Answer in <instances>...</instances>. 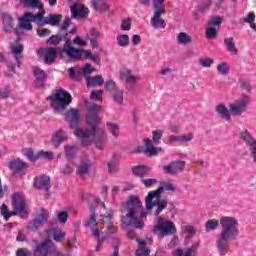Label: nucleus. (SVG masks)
<instances>
[{
  "label": "nucleus",
  "instance_id": "obj_50",
  "mask_svg": "<svg viewBox=\"0 0 256 256\" xmlns=\"http://www.w3.org/2000/svg\"><path fill=\"white\" fill-rule=\"evenodd\" d=\"M91 101H103V90H94L90 94Z\"/></svg>",
  "mask_w": 256,
  "mask_h": 256
},
{
  "label": "nucleus",
  "instance_id": "obj_35",
  "mask_svg": "<svg viewBox=\"0 0 256 256\" xmlns=\"http://www.w3.org/2000/svg\"><path fill=\"white\" fill-rule=\"evenodd\" d=\"M224 43L229 53L237 55V47H235V39L233 37L225 38Z\"/></svg>",
  "mask_w": 256,
  "mask_h": 256
},
{
  "label": "nucleus",
  "instance_id": "obj_6",
  "mask_svg": "<svg viewBox=\"0 0 256 256\" xmlns=\"http://www.w3.org/2000/svg\"><path fill=\"white\" fill-rule=\"evenodd\" d=\"M249 103L251 100L249 96L245 95L242 99L235 100L234 103L229 105V109L226 108L224 104H219L216 106V112L222 119H226L228 123H231V113L235 117L239 115H243L245 111H247V107H249Z\"/></svg>",
  "mask_w": 256,
  "mask_h": 256
},
{
  "label": "nucleus",
  "instance_id": "obj_4",
  "mask_svg": "<svg viewBox=\"0 0 256 256\" xmlns=\"http://www.w3.org/2000/svg\"><path fill=\"white\" fill-rule=\"evenodd\" d=\"M126 209L128 211L126 217H128L130 221H127V218L123 217L121 220L123 225H127V227H129V225H133L135 229H142L144 227V224L141 223L139 218H147V211L143 210V202H141L139 196H130L126 203ZM137 213H140L139 218L137 217Z\"/></svg>",
  "mask_w": 256,
  "mask_h": 256
},
{
  "label": "nucleus",
  "instance_id": "obj_23",
  "mask_svg": "<svg viewBox=\"0 0 256 256\" xmlns=\"http://www.w3.org/2000/svg\"><path fill=\"white\" fill-rule=\"evenodd\" d=\"M199 249V242H195L183 251V249L178 248L175 252V256H197V250Z\"/></svg>",
  "mask_w": 256,
  "mask_h": 256
},
{
  "label": "nucleus",
  "instance_id": "obj_9",
  "mask_svg": "<svg viewBox=\"0 0 256 256\" xmlns=\"http://www.w3.org/2000/svg\"><path fill=\"white\" fill-rule=\"evenodd\" d=\"M160 232L162 237H169L170 235H175L177 233V228L171 220H165L163 217H159L157 220V225L153 227V232Z\"/></svg>",
  "mask_w": 256,
  "mask_h": 256
},
{
  "label": "nucleus",
  "instance_id": "obj_46",
  "mask_svg": "<svg viewBox=\"0 0 256 256\" xmlns=\"http://www.w3.org/2000/svg\"><path fill=\"white\" fill-rule=\"evenodd\" d=\"M25 157H27L28 160H30L32 163H35V161L39 160V152H37L35 154V152L33 151V149L28 148L26 149V151L24 152Z\"/></svg>",
  "mask_w": 256,
  "mask_h": 256
},
{
  "label": "nucleus",
  "instance_id": "obj_62",
  "mask_svg": "<svg viewBox=\"0 0 256 256\" xmlns=\"http://www.w3.org/2000/svg\"><path fill=\"white\" fill-rule=\"evenodd\" d=\"M186 241H191V238L195 235V228L193 226L186 227Z\"/></svg>",
  "mask_w": 256,
  "mask_h": 256
},
{
  "label": "nucleus",
  "instance_id": "obj_61",
  "mask_svg": "<svg viewBox=\"0 0 256 256\" xmlns=\"http://www.w3.org/2000/svg\"><path fill=\"white\" fill-rule=\"evenodd\" d=\"M91 225L97 227V218L94 214H90L88 221L85 223V227H91Z\"/></svg>",
  "mask_w": 256,
  "mask_h": 256
},
{
  "label": "nucleus",
  "instance_id": "obj_7",
  "mask_svg": "<svg viewBox=\"0 0 256 256\" xmlns=\"http://www.w3.org/2000/svg\"><path fill=\"white\" fill-rule=\"evenodd\" d=\"M12 204L14 207V212L9 211L5 216V221H9L11 217L15 215H19L22 219L29 217V209H27V202L25 201V197L21 195V193L12 194Z\"/></svg>",
  "mask_w": 256,
  "mask_h": 256
},
{
  "label": "nucleus",
  "instance_id": "obj_41",
  "mask_svg": "<svg viewBox=\"0 0 256 256\" xmlns=\"http://www.w3.org/2000/svg\"><path fill=\"white\" fill-rule=\"evenodd\" d=\"M82 57H84V59H91V61L97 64L101 63L99 56L93 55V53H91L89 50L82 49Z\"/></svg>",
  "mask_w": 256,
  "mask_h": 256
},
{
  "label": "nucleus",
  "instance_id": "obj_8",
  "mask_svg": "<svg viewBox=\"0 0 256 256\" xmlns=\"http://www.w3.org/2000/svg\"><path fill=\"white\" fill-rule=\"evenodd\" d=\"M153 8H154V17L151 18V25L155 29H165L167 27V23H165L164 19H161V15H165V7L163 4L165 0H152Z\"/></svg>",
  "mask_w": 256,
  "mask_h": 256
},
{
  "label": "nucleus",
  "instance_id": "obj_39",
  "mask_svg": "<svg viewBox=\"0 0 256 256\" xmlns=\"http://www.w3.org/2000/svg\"><path fill=\"white\" fill-rule=\"evenodd\" d=\"M106 127L108 129V131L111 133V135H113V137H115V139H117V137H119V124H115L113 122H107L106 123Z\"/></svg>",
  "mask_w": 256,
  "mask_h": 256
},
{
  "label": "nucleus",
  "instance_id": "obj_53",
  "mask_svg": "<svg viewBox=\"0 0 256 256\" xmlns=\"http://www.w3.org/2000/svg\"><path fill=\"white\" fill-rule=\"evenodd\" d=\"M229 65L226 62H222L217 66V71L221 75H227L229 73Z\"/></svg>",
  "mask_w": 256,
  "mask_h": 256
},
{
  "label": "nucleus",
  "instance_id": "obj_49",
  "mask_svg": "<svg viewBox=\"0 0 256 256\" xmlns=\"http://www.w3.org/2000/svg\"><path fill=\"white\" fill-rule=\"evenodd\" d=\"M212 0H207L206 2L197 6L199 13H207L212 5Z\"/></svg>",
  "mask_w": 256,
  "mask_h": 256
},
{
  "label": "nucleus",
  "instance_id": "obj_63",
  "mask_svg": "<svg viewBox=\"0 0 256 256\" xmlns=\"http://www.w3.org/2000/svg\"><path fill=\"white\" fill-rule=\"evenodd\" d=\"M241 89H245V91H247L248 93H251V84H249V82L245 81V80H239Z\"/></svg>",
  "mask_w": 256,
  "mask_h": 256
},
{
  "label": "nucleus",
  "instance_id": "obj_15",
  "mask_svg": "<svg viewBox=\"0 0 256 256\" xmlns=\"http://www.w3.org/2000/svg\"><path fill=\"white\" fill-rule=\"evenodd\" d=\"M144 143L146 148L144 149L143 146H138L136 153H144V155H147L148 157H153L159 153V149L161 148L155 147L151 139L145 138Z\"/></svg>",
  "mask_w": 256,
  "mask_h": 256
},
{
  "label": "nucleus",
  "instance_id": "obj_10",
  "mask_svg": "<svg viewBox=\"0 0 256 256\" xmlns=\"http://www.w3.org/2000/svg\"><path fill=\"white\" fill-rule=\"evenodd\" d=\"M39 53L43 57L44 63H46V65H53L57 57L60 59H65V55H63V52H61L59 47L40 48Z\"/></svg>",
  "mask_w": 256,
  "mask_h": 256
},
{
  "label": "nucleus",
  "instance_id": "obj_31",
  "mask_svg": "<svg viewBox=\"0 0 256 256\" xmlns=\"http://www.w3.org/2000/svg\"><path fill=\"white\" fill-rule=\"evenodd\" d=\"M119 172V155L113 154L111 161L108 162V173H118Z\"/></svg>",
  "mask_w": 256,
  "mask_h": 256
},
{
  "label": "nucleus",
  "instance_id": "obj_30",
  "mask_svg": "<svg viewBox=\"0 0 256 256\" xmlns=\"http://www.w3.org/2000/svg\"><path fill=\"white\" fill-rule=\"evenodd\" d=\"M2 19H3V25H4V28H3L4 32L13 33V27H15L13 17H11L10 15H4Z\"/></svg>",
  "mask_w": 256,
  "mask_h": 256
},
{
  "label": "nucleus",
  "instance_id": "obj_20",
  "mask_svg": "<svg viewBox=\"0 0 256 256\" xmlns=\"http://www.w3.org/2000/svg\"><path fill=\"white\" fill-rule=\"evenodd\" d=\"M34 83L36 89H43L45 87V81H47V73L39 67L34 68Z\"/></svg>",
  "mask_w": 256,
  "mask_h": 256
},
{
  "label": "nucleus",
  "instance_id": "obj_60",
  "mask_svg": "<svg viewBox=\"0 0 256 256\" xmlns=\"http://www.w3.org/2000/svg\"><path fill=\"white\" fill-rule=\"evenodd\" d=\"M16 256H33V253L27 248H19L16 251Z\"/></svg>",
  "mask_w": 256,
  "mask_h": 256
},
{
  "label": "nucleus",
  "instance_id": "obj_17",
  "mask_svg": "<svg viewBox=\"0 0 256 256\" xmlns=\"http://www.w3.org/2000/svg\"><path fill=\"white\" fill-rule=\"evenodd\" d=\"M53 240L51 238H46L42 242L36 244L33 256H49L51 250H49V244H51Z\"/></svg>",
  "mask_w": 256,
  "mask_h": 256
},
{
  "label": "nucleus",
  "instance_id": "obj_3",
  "mask_svg": "<svg viewBox=\"0 0 256 256\" xmlns=\"http://www.w3.org/2000/svg\"><path fill=\"white\" fill-rule=\"evenodd\" d=\"M40 12L33 14V12H26L20 18V25L25 31H33V24L36 23L38 27H44V25H51L52 27H59L61 21H63V15L61 14H48V18H45V10H39Z\"/></svg>",
  "mask_w": 256,
  "mask_h": 256
},
{
  "label": "nucleus",
  "instance_id": "obj_12",
  "mask_svg": "<svg viewBox=\"0 0 256 256\" xmlns=\"http://www.w3.org/2000/svg\"><path fill=\"white\" fill-rule=\"evenodd\" d=\"M94 71L95 69H93L89 63H86L84 68H81L79 71H77L75 67L68 69V73L73 81H82L83 75L87 79V75H91Z\"/></svg>",
  "mask_w": 256,
  "mask_h": 256
},
{
  "label": "nucleus",
  "instance_id": "obj_13",
  "mask_svg": "<svg viewBox=\"0 0 256 256\" xmlns=\"http://www.w3.org/2000/svg\"><path fill=\"white\" fill-rule=\"evenodd\" d=\"M34 189L39 191H45L47 195H51V177L47 175H40L34 178Z\"/></svg>",
  "mask_w": 256,
  "mask_h": 256
},
{
  "label": "nucleus",
  "instance_id": "obj_58",
  "mask_svg": "<svg viewBox=\"0 0 256 256\" xmlns=\"http://www.w3.org/2000/svg\"><path fill=\"white\" fill-rule=\"evenodd\" d=\"M70 26H71V18L70 17H66L64 19V22H63L61 28L59 29V32L63 33L64 31H67V29H69Z\"/></svg>",
  "mask_w": 256,
  "mask_h": 256
},
{
  "label": "nucleus",
  "instance_id": "obj_48",
  "mask_svg": "<svg viewBox=\"0 0 256 256\" xmlns=\"http://www.w3.org/2000/svg\"><path fill=\"white\" fill-rule=\"evenodd\" d=\"M112 99H114L115 103H117L118 105H122L123 104V90H116L115 92H112V94H110Z\"/></svg>",
  "mask_w": 256,
  "mask_h": 256
},
{
  "label": "nucleus",
  "instance_id": "obj_16",
  "mask_svg": "<svg viewBox=\"0 0 256 256\" xmlns=\"http://www.w3.org/2000/svg\"><path fill=\"white\" fill-rule=\"evenodd\" d=\"M8 167L13 171V175H20V177H23V175H25L23 169H27L29 167V163L24 162L21 159H17L10 161Z\"/></svg>",
  "mask_w": 256,
  "mask_h": 256
},
{
  "label": "nucleus",
  "instance_id": "obj_27",
  "mask_svg": "<svg viewBox=\"0 0 256 256\" xmlns=\"http://www.w3.org/2000/svg\"><path fill=\"white\" fill-rule=\"evenodd\" d=\"M100 35L101 33H99L97 29H91L87 34L86 38L89 39L92 49H97V47H99L97 40L99 39Z\"/></svg>",
  "mask_w": 256,
  "mask_h": 256
},
{
  "label": "nucleus",
  "instance_id": "obj_37",
  "mask_svg": "<svg viewBox=\"0 0 256 256\" xmlns=\"http://www.w3.org/2000/svg\"><path fill=\"white\" fill-rule=\"evenodd\" d=\"M139 249L136 251V256H149L151 253V249L147 248V242L145 240H142L139 242ZM142 251V254H141Z\"/></svg>",
  "mask_w": 256,
  "mask_h": 256
},
{
  "label": "nucleus",
  "instance_id": "obj_64",
  "mask_svg": "<svg viewBox=\"0 0 256 256\" xmlns=\"http://www.w3.org/2000/svg\"><path fill=\"white\" fill-rule=\"evenodd\" d=\"M142 183H144L145 187H153L157 183V179L150 178V179H143Z\"/></svg>",
  "mask_w": 256,
  "mask_h": 256
},
{
  "label": "nucleus",
  "instance_id": "obj_1",
  "mask_svg": "<svg viewBox=\"0 0 256 256\" xmlns=\"http://www.w3.org/2000/svg\"><path fill=\"white\" fill-rule=\"evenodd\" d=\"M47 99L48 101H51V107L54 110V113L63 115L64 121L68 123L75 137L82 140L81 147L91 146V140L85 139L95 137L96 135H103V129L99 126L101 125V117H99V113H101L102 109L101 105L91 103L86 107L85 119L88 128L83 130V128H79L81 123V114H79V110L71 108L65 112L67 107L73 103V96H71V93L60 88L56 90L54 94L48 96Z\"/></svg>",
  "mask_w": 256,
  "mask_h": 256
},
{
  "label": "nucleus",
  "instance_id": "obj_54",
  "mask_svg": "<svg viewBox=\"0 0 256 256\" xmlns=\"http://www.w3.org/2000/svg\"><path fill=\"white\" fill-rule=\"evenodd\" d=\"M152 141L154 143H159L163 139V130H155L152 132Z\"/></svg>",
  "mask_w": 256,
  "mask_h": 256
},
{
  "label": "nucleus",
  "instance_id": "obj_11",
  "mask_svg": "<svg viewBox=\"0 0 256 256\" xmlns=\"http://www.w3.org/2000/svg\"><path fill=\"white\" fill-rule=\"evenodd\" d=\"M64 41H65L64 46L58 47V49L60 50V53H62L63 55L66 54L69 58L72 59V61H79L83 59V49H79L71 46V43H73L71 38L70 40H64Z\"/></svg>",
  "mask_w": 256,
  "mask_h": 256
},
{
  "label": "nucleus",
  "instance_id": "obj_18",
  "mask_svg": "<svg viewBox=\"0 0 256 256\" xmlns=\"http://www.w3.org/2000/svg\"><path fill=\"white\" fill-rule=\"evenodd\" d=\"M70 11L72 19H87L89 15V8L79 6V4L72 5Z\"/></svg>",
  "mask_w": 256,
  "mask_h": 256
},
{
  "label": "nucleus",
  "instance_id": "obj_57",
  "mask_svg": "<svg viewBox=\"0 0 256 256\" xmlns=\"http://www.w3.org/2000/svg\"><path fill=\"white\" fill-rule=\"evenodd\" d=\"M121 29L122 31H131V18L122 20Z\"/></svg>",
  "mask_w": 256,
  "mask_h": 256
},
{
  "label": "nucleus",
  "instance_id": "obj_45",
  "mask_svg": "<svg viewBox=\"0 0 256 256\" xmlns=\"http://www.w3.org/2000/svg\"><path fill=\"white\" fill-rule=\"evenodd\" d=\"M223 23V17L214 15L208 20V27H219Z\"/></svg>",
  "mask_w": 256,
  "mask_h": 256
},
{
  "label": "nucleus",
  "instance_id": "obj_19",
  "mask_svg": "<svg viewBox=\"0 0 256 256\" xmlns=\"http://www.w3.org/2000/svg\"><path fill=\"white\" fill-rule=\"evenodd\" d=\"M120 79L121 81H125L126 83H128V85H130V86H127L126 89L127 91H131L135 83L139 81V76L133 75L131 70L126 69L120 72Z\"/></svg>",
  "mask_w": 256,
  "mask_h": 256
},
{
  "label": "nucleus",
  "instance_id": "obj_5",
  "mask_svg": "<svg viewBox=\"0 0 256 256\" xmlns=\"http://www.w3.org/2000/svg\"><path fill=\"white\" fill-rule=\"evenodd\" d=\"M175 191V186L171 183H166L165 186H159L156 190L148 192V195L145 199L146 210L151 211L153 207H156L154 211L155 217H159L163 211L169 205L166 199H162L163 191Z\"/></svg>",
  "mask_w": 256,
  "mask_h": 256
},
{
  "label": "nucleus",
  "instance_id": "obj_40",
  "mask_svg": "<svg viewBox=\"0 0 256 256\" xmlns=\"http://www.w3.org/2000/svg\"><path fill=\"white\" fill-rule=\"evenodd\" d=\"M62 41L61 38V32L58 31L57 34L50 36L47 40L46 43H48V45H54L57 47V45H59Z\"/></svg>",
  "mask_w": 256,
  "mask_h": 256
},
{
  "label": "nucleus",
  "instance_id": "obj_36",
  "mask_svg": "<svg viewBox=\"0 0 256 256\" xmlns=\"http://www.w3.org/2000/svg\"><path fill=\"white\" fill-rule=\"evenodd\" d=\"M240 138H242L250 148L254 146V143H256V140L253 139V136L247 130L241 132Z\"/></svg>",
  "mask_w": 256,
  "mask_h": 256
},
{
  "label": "nucleus",
  "instance_id": "obj_26",
  "mask_svg": "<svg viewBox=\"0 0 256 256\" xmlns=\"http://www.w3.org/2000/svg\"><path fill=\"white\" fill-rule=\"evenodd\" d=\"M12 53H13V57L16 61V66L21 67V61L23 60V55L21 53H23V50L25 49V47H23V45L21 44H12Z\"/></svg>",
  "mask_w": 256,
  "mask_h": 256
},
{
  "label": "nucleus",
  "instance_id": "obj_47",
  "mask_svg": "<svg viewBox=\"0 0 256 256\" xmlns=\"http://www.w3.org/2000/svg\"><path fill=\"white\" fill-rule=\"evenodd\" d=\"M116 41L119 45V47H128L130 41H129V35L122 34L117 36Z\"/></svg>",
  "mask_w": 256,
  "mask_h": 256
},
{
  "label": "nucleus",
  "instance_id": "obj_59",
  "mask_svg": "<svg viewBox=\"0 0 256 256\" xmlns=\"http://www.w3.org/2000/svg\"><path fill=\"white\" fill-rule=\"evenodd\" d=\"M194 137L195 135L192 132L180 135V143H189Z\"/></svg>",
  "mask_w": 256,
  "mask_h": 256
},
{
  "label": "nucleus",
  "instance_id": "obj_43",
  "mask_svg": "<svg viewBox=\"0 0 256 256\" xmlns=\"http://www.w3.org/2000/svg\"><path fill=\"white\" fill-rule=\"evenodd\" d=\"M38 159H45L46 161H53L55 159V155L52 151H38Z\"/></svg>",
  "mask_w": 256,
  "mask_h": 256
},
{
  "label": "nucleus",
  "instance_id": "obj_52",
  "mask_svg": "<svg viewBox=\"0 0 256 256\" xmlns=\"http://www.w3.org/2000/svg\"><path fill=\"white\" fill-rule=\"evenodd\" d=\"M207 39H215L217 37V28L213 26H208L206 29Z\"/></svg>",
  "mask_w": 256,
  "mask_h": 256
},
{
  "label": "nucleus",
  "instance_id": "obj_22",
  "mask_svg": "<svg viewBox=\"0 0 256 256\" xmlns=\"http://www.w3.org/2000/svg\"><path fill=\"white\" fill-rule=\"evenodd\" d=\"M47 223H49V210L40 208V214L33 219L32 225L37 229L41 225H47Z\"/></svg>",
  "mask_w": 256,
  "mask_h": 256
},
{
  "label": "nucleus",
  "instance_id": "obj_56",
  "mask_svg": "<svg viewBox=\"0 0 256 256\" xmlns=\"http://www.w3.org/2000/svg\"><path fill=\"white\" fill-rule=\"evenodd\" d=\"M199 63L202 67H211L215 63V60L213 58H201Z\"/></svg>",
  "mask_w": 256,
  "mask_h": 256
},
{
  "label": "nucleus",
  "instance_id": "obj_32",
  "mask_svg": "<svg viewBox=\"0 0 256 256\" xmlns=\"http://www.w3.org/2000/svg\"><path fill=\"white\" fill-rule=\"evenodd\" d=\"M87 79V87H95L98 85V87H101L103 83H105V79H103L102 75H96L94 77H86Z\"/></svg>",
  "mask_w": 256,
  "mask_h": 256
},
{
  "label": "nucleus",
  "instance_id": "obj_2",
  "mask_svg": "<svg viewBox=\"0 0 256 256\" xmlns=\"http://www.w3.org/2000/svg\"><path fill=\"white\" fill-rule=\"evenodd\" d=\"M221 233L219 234L216 245L221 256L227 255V247L230 241H235L239 237V222L237 219L224 216L220 219Z\"/></svg>",
  "mask_w": 256,
  "mask_h": 256
},
{
  "label": "nucleus",
  "instance_id": "obj_29",
  "mask_svg": "<svg viewBox=\"0 0 256 256\" xmlns=\"http://www.w3.org/2000/svg\"><path fill=\"white\" fill-rule=\"evenodd\" d=\"M24 7L28 9H37L38 11H43V2L41 0H20Z\"/></svg>",
  "mask_w": 256,
  "mask_h": 256
},
{
  "label": "nucleus",
  "instance_id": "obj_24",
  "mask_svg": "<svg viewBox=\"0 0 256 256\" xmlns=\"http://www.w3.org/2000/svg\"><path fill=\"white\" fill-rule=\"evenodd\" d=\"M68 140H69V136H67V132L63 129H60L55 132V135L52 138V145H54V147H56L57 149L58 147L61 146V143Z\"/></svg>",
  "mask_w": 256,
  "mask_h": 256
},
{
  "label": "nucleus",
  "instance_id": "obj_25",
  "mask_svg": "<svg viewBox=\"0 0 256 256\" xmlns=\"http://www.w3.org/2000/svg\"><path fill=\"white\" fill-rule=\"evenodd\" d=\"M132 173L135 177L143 179V177H147L151 173V167L147 165H136L132 167Z\"/></svg>",
  "mask_w": 256,
  "mask_h": 256
},
{
  "label": "nucleus",
  "instance_id": "obj_44",
  "mask_svg": "<svg viewBox=\"0 0 256 256\" xmlns=\"http://www.w3.org/2000/svg\"><path fill=\"white\" fill-rule=\"evenodd\" d=\"M104 87L106 89V91H109L110 94L115 93V91L119 90V87H117V83L115 81L111 80H107L104 83Z\"/></svg>",
  "mask_w": 256,
  "mask_h": 256
},
{
  "label": "nucleus",
  "instance_id": "obj_38",
  "mask_svg": "<svg viewBox=\"0 0 256 256\" xmlns=\"http://www.w3.org/2000/svg\"><path fill=\"white\" fill-rule=\"evenodd\" d=\"M177 39L178 43H181L182 45H189V43H193V38H191V36L185 32H180Z\"/></svg>",
  "mask_w": 256,
  "mask_h": 256
},
{
  "label": "nucleus",
  "instance_id": "obj_14",
  "mask_svg": "<svg viewBox=\"0 0 256 256\" xmlns=\"http://www.w3.org/2000/svg\"><path fill=\"white\" fill-rule=\"evenodd\" d=\"M185 165L186 163L183 160L172 161L163 167L164 173L167 175H177V173H183V171H185Z\"/></svg>",
  "mask_w": 256,
  "mask_h": 256
},
{
  "label": "nucleus",
  "instance_id": "obj_28",
  "mask_svg": "<svg viewBox=\"0 0 256 256\" xmlns=\"http://www.w3.org/2000/svg\"><path fill=\"white\" fill-rule=\"evenodd\" d=\"M91 171V160L87 162H81L80 165L77 167L76 173L79 177L83 178L85 175H89Z\"/></svg>",
  "mask_w": 256,
  "mask_h": 256
},
{
  "label": "nucleus",
  "instance_id": "obj_55",
  "mask_svg": "<svg viewBox=\"0 0 256 256\" xmlns=\"http://www.w3.org/2000/svg\"><path fill=\"white\" fill-rule=\"evenodd\" d=\"M5 91L0 90V99H9L11 97V86H5Z\"/></svg>",
  "mask_w": 256,
  "mask_h": 256
},
{
  "label": "nucleus",
  "instance_id": "obj_51",
  "mask_svg": "<svg viewBox=\"0 0 256 256\" xmlns=\"http://www.w3.org/2000/svg\"><path fill=\"white\" fill-rule=\"evenodd\" d=\"M57 219L59 223L65 225V223H67V219H69V213L67 211H60L57 213Z\"/></svg>",
  "mask_w": 256,
  "mask_h": 256
},
{
  "label": "nucleus",
  "instance_id": "obj_21",
  "mask_svg": "<svg viewBox=\"0 0 256 256\" xmlns=\"http://www.w3.org/2000/svg\"><path fill=\"white\" fill-rule=\"evenodd\" d=\"M46 233L49 237H52L56 243H63V240L67 237V233L63 232L59 227L49 226Z\"/></svg>",
  "mask_w": 256,
  "mask_h": 256
},
{
  "label": "nucleus",
  "instance_id": "obj_34",
  "mask_svg": "<svg viewBox=\"0 0 256 256\" xmlns=\"http://www.w3.org/2000/svg\"><path fill=\"white\" fill-rule=\"evenodd\" d=\"M76 151L77 147L75 146L69 144L64 146L65 157L68 161H73V159H75Z\"/></svg>",
  "mask_w": 256,
  "mask_h": 256
},
{
  "label": "nucleus",
  "instance_id": "obj_42",
  "mask_svg": "<svg viewBox=\"0 0 256 256\" xmlns=\"http://www.w3.org/2000/svg\"><path fill=\"white\" fill-rule=\"evenodd\" d=\"M219 227V220L211 219L205 223V231H215Z\"/></svg>",
  "mask_w": 256,
  "mask_h": 256
},
{
  "label": "nucleus",
  "instance_id": "obj_33",
  "mask_svg": "<svg viewBox=\"0 0 256 256\" xmlns=\"http://www.w3.org/2000/svg\"><path fill=\"white\" fill-rule=\"evenodd\" d=\"M92 9L94 11H109V4L104 0H93Z\"/></svg>",
  "mask_w": 256,
  "mask_h": 256
}]
</instances>
